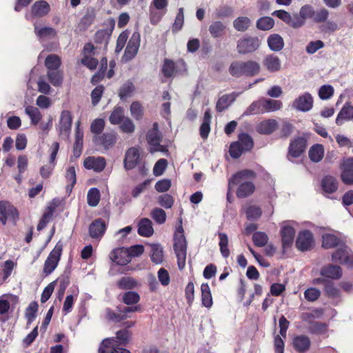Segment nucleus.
<instances>
[{"instance_id":"nucleus-1","label":"nucleus","mask_w":353,"mask_h":353,"mask_svg":"<svg viewBox=\"0 0 353 353\" xmlns=\"http://www.w3.org/2000/svg\"><path fill=\"white\" fill-rule=\"evenodd\" d=\"M256 177L254 171L249 169L242 170L230 178V188L239 185L236 190L238 198H246L254 193L255 185L251 180Z\"/></svg>"},{"instance_id":"nucleus-2","label":"nucleus","mask_w":353,"mask_h":353,"mask_svg":"<svg viewBox=\"0 0 353 353\" xmlns=\"http://www.w3.org/2000/svg\"><path fill=\"white\" fill-rule=\"evenodd\" d=\"M261 66L259 63L254 61H235L229 67L230 74L235 77L241 76H254L260 71Z\"/></svg>"},{"instance_id":"nucleus-3","label":"nucleus","mask_w":353,"mask_h":353,"mask_svg":"<svg viewBox=\"0 0 353 353\" xmlns=\"http://www.w3.org/2000/svg\"><path fill=\"white\" fill-rule=\"evenodd\" d=\"M174 241V249L177 258L178 266L180 270H182L185 265L187 243L181 226L176 230Z\"/></svg>"},{"instance_id":"nucleus-4","label":"nucleus","mask_w":353,"mask_h":353,"mask_svg":"<svg viewBox=\"0 0 353 353\" xmlns=\"http://www.w3.org/2000/svg\"><path fill=\"white\" fill-rule=\"evenodd\" d=\"M295 225L296 223L293 221H285L281 223V236L282 246L284 250L292 246L296 233Z\"/></svg>"},{"instance_id":"nucleus-5","label":"nucleus","mask_w":353,"mask_h":353,"mask_svg":"<svg viewBox=\"0 0 353 353\" xmlns=\"http://www.w3.org/2000/svg\"><path fill=\"white\" fill-rule=\"evenodd\" d=\"M146 139L150 145L149 151L151 153H154L155 152H167L166 148L160 144L161 141V134L159 130V125L157 123H154L152 128L148 132Z\"/></svg>"},{"instance_id":"nucleus-6","label":"nucleus","mask_w":353,"mask_h":353,"mask_svg":"<svg viewBox=\"0 0 353 353\" xmlns=\"http://www.w3.org/2000/svg\"><path fill=\"white\" fill-rule=\"evenodd\" d=\"M261 46L257 37H245L238 40L236 50L240 54H248L256 51Z\"/></svg>"},{"instance_id":"nucleus-7","label":"nucleus","mask_w":353,"mask_h":353,"mask_svg":"<svg viewBox=\"0 0 353 353\" xmlns=\"http://www.w3.org/2000/svg\"><path fill=\"white\" fill-rule=\"evenodd\" d=\"M63 245L59 242L57 243L54 249L50 252L45 261L43 267V272L46 275L51 274L57 268L60 260Z\"/></svg>"},{"instance_id":"nucleus-8","label":"nucleus","mask_w":353,"mask_h":353,"mask_svg":"<svg viewBox=\"0 0 353 353\" xmlns=\"http://www.w3.org/2000/svg\"><path fill=\"white\" fill-rule=\"evenodd\" d=\"M141 44V35L139 32H134L132 34L124 54L122 57V60L128 62L135 57L137 54Z\"/></svg>"},{"instance_id":"nucleus-9","label":"nucleus","mask_w":353,"mask_h":353,"mask_svg":"<svg viewBox=\"0 0 353 353\" xmlns=\"http://www.w3.org/2000/svg\"><path fill=\"white\" fill-rule=\"evenodd\" d=\"M334 262L345 264L348 266L353 265V254L350 253V249L341 244L339 248L332 255Z\"/></svg>"},{"instance_id":"nucleus-10","label":"nucleus","mask_w":353,"mask_h":353,"mask_svg":"<svg viewBox=\"0 0 353 353\" xmlns=\"http://www.w3.org/2000/svg\"><path fill=\"white\" fill-rule=\"evenodd\" d=\"M72 122V114L68 110H63L61 113L58 125L60 135L65 139H68Z\"/></svg>"},{"instance_id":"nucleus-11","label":"nucleus","mask_w":353,"mask_h":353,"mask_svg":"<svg viewBox=\"0 0 353 353\" xmlns=\"http://www.w3.org/2000/svg\"><path fill=\"white\" fill-rule=\"evenodd\" d=\"M292 106L296 110L308 112L313 107V97L309 92H305L294 100Z\"/></svg>"},{"instance_id":"nucleus-12","label":"nucleus","mask_w":353,"mask_h":353,"mask_svg":"<svg viewBox=\"0 0 353 353\" xmlns=\"http://www.w3.org/2000/svg\"><path fill=\"white\" fill-rule=\"evenodd\" d=\"M117 341L112 339H105L102 342L99 348V353H130L129 350L125 348L119 347Z\"/></svg>"},{"instance_id":"nucleus-13","label":"nucleus","mask_w":353,"mask_h":353,"mask_svg":"<svg viewBox=\"0 0 353 353\" xmlns=\"http://www.w3.org/2000/svg\"><path fill=\"white\" fill-rule=\"evenodd\" d=\"M313 243L312 234L308 230H305L299 234L296 246L301 251H307L312 248Z\"/></svg>"},{"instance_id":"nucleus-14","label":"nucleus","mask_w":353,"mask_h":353,"mask_svg":"<svg viewBox=\"0 0 353 353\" xmlns=\"http://www.w3.org/2000/svg\"><path fill=\"white\" fill-rule=\"evenodd\" d=\"M107 225L101 219L94 220L89 226V234L92 239L100 240L105 232Z\"/></svg>"},{"instance_id":"nucleus-15","label":"nucleus","mask_w":353,"mask_h":353,"mask_svg":"<svg viewBox=\"0 0 353 353\" xmlns=\"http://www.w3.org/2000/svg\"><path fill=\"white\" fill-rule=\"evenodd\" d=\"M140 160V154L139 150L136 148H129L125 155L123 164L124 168L129 170L135 168L139 163Z\"/></svg>"},{"instance_id":"nucleus-16","label":"nucleus","mask_w":353,"mask_h":353,"mask_svg":"<svg viewBox=\"0 0 353 353\" xmlns=\"http://www.w3.org/2000/svg\"><path fill=\"white\" fill-rule=\"evenodd\" d=\"M105 158L99 157H89L84 160L83 165L88 170H93L96 172H101L105 167Z\"/></svg>"},{"instance_id":"nucleus-17","label":"nucleus","mask_w":353,"mask_h":353,"mask_svg":"<svg viewBox=\"0 0 353 353\" xmlns=\"http://www.w3.org/2000/svg\"><path fill=\"white\" fill-rule=\"evenodd\" d=\"M263 65L270 72H276L281 70V62L280 59L274 54H268L263 59Z\"/></svg>"},{"instance_id":"nucleus-18","label":"nucleus","mask_w":353,"mask_h":353,"mask_svg":"<svg viewBox=\"0 0 353 353\" xmlns=\"http://www.w3.org/2000/svg\"><path fill=\"white\" fill-rule=\"evenodd\" d=\"M305 148V140L299 137L291 142L289 147V154L294 158L299 157L304 152Z\"/></svg>"},{"instance_id":"nucleus-19","label":"nucleus","mask_w":353,"mask_h":353,"mask_svg":"<svg viewBox=\"0 0 353 353\" xmlns=\"http://www.w3.org/2000/svg\"><path fill=\"white\" fill-rule=\"evenodd\" d=\"M114 26V21L112 20L111 23V26L110 28L102 29L98 30L95 33L94 41L97 43L102 44L104 47H106L110 36L112 33Z\"/></svg>"},{"instance_id":"nucleus-20","label":"nucleus","mask_w":353,"mask_h":353,"mask_svg":"<svg viewBox=\"0 0 353 353\" xmlns=\"http://www.w3.org/2000/svg\"><path fill=\"white\" fill-rule=\"evenodd\" d=\"M341 179L346 184L353 183V158L347 159L343 162Z\"/></svg>"},{"instance_id":"nucleus-21","label":"nucleus","mask_w":353,"mask_h":353,"mask_svg":"<svg viewBox=\"0 0 353 353\" xmlns=\"http://www.w3.org/2000/svg\"><path fill=\"white\" fill-rule=\"evenodd\" d=\"M277 127L278 123L275 119H267L258 124L256 131L261 134H270Z\"/></svg>"},{"instance_id":"nucleus-22","label":"nucleus","mask_w":353,"mask_h":353,"mask_svg":"<svg viewBox=\"0 0 353 353\" xmlns=\"http://www.w3.org/2000/svg\"><path fill=\"white\" fill-rule=\"evenodd\" d=\"M138 233L140 236L149 237L154 234L152 221L147 218L141 219L138 224Z\"/></svg>"},{"instance_id":"nucleus-23","label":"nucleus","mask_w":353,"mask_h":353,"mask_svg":"<svg viewBox=\"0 0 353 353\" xmlns=\"http://www.w3.org/2000/svg\"><path fill=\"white\" fill-rule=\"evenodd\" d=\"M321 274L332 279H339L342 276V270L338 265H328L321 269Z\"/></svg>"},{"instance_id":"nucleus-24","label":"nucleus","mask_w":353,"mask_h":353,"mask_svg":"<svg viewBox=\"0 0 353 353\" xmlns=\"http://www.w3.org/2000/svg\"><path fill=\"white\" fill-rule=\"evenodd\" d=\"M236 96L235 93H232L220 97L216 102V111L221 112L226 110L235 101Z\"/></svg>"},{"instance_id":"nucleus-25","label":"nucleus","mask_w":353,"mask_h":353,"mask_svg":"<svg viewBox=\"0 0 353 353\" xmlns=\"http://www.w3.org/2000/svg\"><path fill=\"white\" fill-rule=\"evenodd\" d=\"M50 11V6L45 1H36L31 8L32 15L41 17L47 14Z\"/></svg>"},{"instance_id":"nucleus-26","label":"nucleus","mask_w":353,"mask_h":353,"mask_svg":"<svg viewBox=\"0 0 353 353\" xmlns=\"http://www.w3.org/2000/svg\"><path fill=\"white\" fill-rule=\"evenodd\" d=\"M208 30L212 37L221 38L225 33L226 26L220 21H215L209 26Z\"/></svg>"},{"instance_id":"nucleus-27","label":"nucleus","mask_w":353,"mask_h":353,"mask_svg":"<svg viewBox=\"0 0 353 353\" xmlns=\"http://www.w3.org/2000/svg\"><path fill=\"white\" fill-rule=\"evenodd\" d=\"M270 49L274 52H279L284 47V41L278 34H270L267 39Z\"/></svg>"},{"instance_id":"nucleus-28","label":"nucleus","mask_w":353,"mask_h":353,"mask_svg":"<svg viewBox=\"0 0 353 353\" xmlns=\"http://www.w3.org/2000/svg\"><path fill=\"white\" fill-rule=\"evenodd\" d=\"M310 346V339L305 335H299L294 337L293 340L294 348L300 352L307 351Z\"/></svg>"},{"instance_id":"nucleus-29","label":"nucleus","mask_w":353,"mask_h":353,"mask_svg":"<svg viewBox=\"0 0 353 353\" xmlns=\"http://www.w3.org/2000/svg\"><path fill=\"white\" fill-rule=\"evenodd\" d=\"M79 125L80 122L78 121L76 126L75 142L73 148L74 155L76 157L81 155L83 148V132L80 130Z\"/></svg>"},{"instance_id":"nucleus-30","label":"nucleus","mask_w":353,"mask_h":353,"mask_svg":"<svg viewBox=\"0 0 353 353\" xmlns=\"http://www.w3.org/2000/svg\"><path fill=\"white\" fill-rule=\"evenodd\" d=\"M109 256L112 262L118 265H125L130 262V259H127L125 251L123 249L112 250Z\"/></svg>"},{"instance_id":"nucleus-31","label":"nucleus","mask_w":353,"mask_h":353,"mask_svg":"<svg viewBox=\"0 0 353 353\" xmlns=\"http://www.w3.org/2000/svg\"><path fill=\"white\" fill-rule=\"evenodd\" d=\"M321 186L325 192L330 194L337 190L338 182L334 177L332 176H325L322 179Z\"/></svg>"},{"instance_id":"nucleus-32","label":"nucleus","mask_w":353,"mask_h":353,"mask_svg":"<svg viewBox=\"0 0 353 353\" xmlns=\"http://www.w3.org/2000/svg\"><path fill=\"white\" fill-rule=\"evenodd\" d=\"M353 119V106L345 105L341 110L336 119V123L341 125L343 123L344 120Z\"/></svg>"},{"instance_id":"nucleus-33","label":"nucleus","mask_w":353,"mask_h":353,"mask_svg":"<svg viewBox=\"0 0 353 353\" xmlns=\"http://www.w3.org/2000/svg\"><path fill=\"white\" fill-rule=\"evenodd\" d=\"M34 32L40 39H52L57 35V32L54 28L51 27L39 28L37 24H34Z\"/></svg>"},{"instance_id":"nucleus-34","label":"nucleus","mask_w":353,"mask_h":353,"mask_svg":"<svg viewBox=\"0 0 353 353\" xmlns=\"http://www.w3.org/2000/svg\"><path fill=\"white\" fill-rule=\"evenodd\" d=\"M95 19V12L94 9H88L85 15L81 18L79 23V28L81 30L87 29Z\"/></svg>"},{"instance_id":"nucleus-35","label":"nucleus","mask_w":353,"mask_h":353,"mask_svg":"<svg viewBox=\"0 0 353 353\" xmlns=\"http://www.w3.org/2000/svg\"><path fill=\"white\" fill-rule=\"evenodd\" d=\"M322 246L326 249H330L336 246H340L343 244L341 241L335 235L331 234H325L322 236Z\"/></svg>"},{"instance_id":"nucleus-36","label":"nucleus","mask_w":353,"mask_h":353,"mask_svg":"<svg viewBox=\"0 0 353 353\" xmlns=\"http://www.w3.org/2000/svg\"><path fill=\"white\" fill-rule=\"evenodd\" d=\"M151 260L156 264H160L163 261V250L160 244H151Z\"/></svg>"},{"instance_id":"nucleus-37","label":"nucleus","mask_w":353,"mask_h":353,"mask_svg":"<svg viewBox=\"0 0 353 353\" xmlns=\"http://www.w3.org/2000/svg\"><path fill=\"white\" fill-rule=\"evenodd\" d=\"M264 112H274L282 107V102L270 99L261 98Z\"/></svg>"},{"instance_id":"nucleus-38","label":"nucleus","mask_w":353,"mask_h":353,"mask_svg":"<svg viewBox=\"0 0 353 353\" xmlns=\"http://www.w3.org/2000/svg\"><path fill=\"white\" fill-rule=\"evenodd\" d=\"M99 140L103 148L108 150L116 143L117 135L113 132L105 133L99 137Z\"/></svg>"},{"instance_id":"nucleus-39","label":"nucleus","mask_w":353,"mask_h":353,"mask_svg":"<svg viewBox=\"0 0 353 353\" xmlns=\"http://www.w3.org/2000/svg\"><path fill=\"white\" fill-rule=\"evenodd\" d=\"M324 149L322 145L316 144L311 147L309 151L310 159L313 162H319L323 157Z\"/></svg>"},{"instance_id":"nucleus-40","label":"nucleus","mask_w":353,"mask_h":353,"mask_svg":"<svg viewBox=\"0 0 353 353\" xmlns=\"http://www.w3.org/2000/svg\"><path fill=\"white\" fill-rule=\"evenodd\" d=\"M25 112L29 116L32 125H37L42 118V114L39 109L34 106L28 105L26 107Z\"/></svg>"},{"instance_id":"nucleus-41","label":"nucleus","mask_w":353,"mask_h":353,"mask_svg":"<svg viewBox=\"0 0 353 353\" xmlns=\"http://www.w3.org/2000/svg\"><path fill=\"white\" fill-rule=\"evenodd\" d=\"M263 112L262 99H260L252 102L244 112L243 115L259 114Z\"/></svg>"},{"instance_id":"nucleus-42","label":"nucleus","mask_w":353,"mask_h":353,"mask_svg":"<svg viewBox=\"0 0 353 353\" xmlns=\"http://www.w3.org/2000/svg\"><path fill=\"white\" fill-rule=\"evenodd\" d=\"M202 303L206 307H210L212 305V299L210 287L207 283H203L201 287Z\"/></svg>"},{"instance_id":"nucleus-43","label":"nucleus","mask_w":353,"mask_h":353,"mask_svg":"<svg viewBox=\"0 0 353 353\" xmlns=\"http://www.w3.org/2000/svg\"><path fill=\"white\" fill-rule=\"evenodd\" d=\"M250 19L247 17H239L233 21L234 28L239 32H245L250 27Z\"/></svg>"},{"instance_id":"nucleus-44","label":"nucleus","mask_w":353,"mask_h":353,"mask_svg":"<svg viewBox=\"0 0 353 353\" xmlns=\"http://www.w3.org/2000/svg\"><path fill=\"white\" fill-rule=\"evenodd\" d=\"M274 25V21L270 17H263L256 21V28L259 30L266 31L272 29Z\"/></svg>"},{"instance_id":"nucleus-45","label":"nucleus","mask_w":353,"mask_h":353,"mask_svg":"<svg viewBox=\"0 0 353 353\" xmlns=\"http://www.w3.org/2000/svg\"><path fill=\"white\" fill-rule=\"evenodd\" d=\"M125 118L123 109L121 107H115L110 116L109 121L112 124L117 125Z\"/></svg>"},{"instance_id":"nucleus-46","label":"nucleus","mask_w":353,"mask_h":353,"mask_svg":"<svg viewBox=\"0 0 353 353\" xmlns=\"http://www.w3.org/2000/svg\"><path fill=\"white\" fill-rule=\"evenodd\" d=\"M132 117L136 120H140L143 115V107L139 101H133L130 107Z\"/></svg>"},{"instance_id":"nucleus-47","label":"nucleus","mask_w":353,"mask_h":353,"mask_svg":"<svg viewBox=\"0 0 353 353\" xmlns=\"http://www.w3.org/2000/svg\"><path fill=\"white\" fill-rule=\"evenodd\" d=\"M88 204L91 207H95L99 204L100 200L99 190L96 188L89 190L87 195Z\"/></svg>"},{"instance_id":"nucleus-48","label":"nucleus","mask_w":353,"mask_h":353,"mask_svg":"<svg viewBox=\"0 0 353 353\" xmlns=\"http://www.w3.org/2000/svg\"><path fill=\"white\" fill-rule=\"evenodd\" d=\"M45 65L48 71L57 70L61 65V60L57 55L50 54L46 57Z\"/></svg>"},{"instance_id":"nucleus-49","label":"nucleus","mask_w":353,"mask_h":353,"mask_svg":"<svg viewBox=\"0 0 353 353\" xmlns=\"http://www.w3.org/2000/svg\"><path fill=\"white\" fill-rule=\"evenodd\" d=\"M134 84L130 81H127L121 87L119 96L121 99L130 97L134 92Z\"/></svg>"},{"instance_id":"nucleus-50","label":"nucleus","mask_w":353,"mask_h":353,"mask_svg":"<svg viewBox=\"0 0 353 353\" xmlns=\"http://www.w3.org/2000/svg\"><path fill=\"white\" fill-rule=\"evenodd\" d=\"M48 77L50 82L54 86H59L63 82V74L59 70H52L48 72Z\"/></svg>"},{"instance_id":"nucleus-51","label":"nucleus","mask_w":353,"mask_h":353,"mask_svg":"<svg viewBox=\"0 0 353 353\" xmlns=\"http://www.w3.org/2000/svg\"><path fill=\"white\" fill-rule=\"evenodd\" d=\"M238 143L245 151H250L253 148L254 145L251 137L244 133L239 135Z\"/></svg>"},{"instance_id":"nucleus-52","label":"nucleus","mask_w":353,"mask_h":353,"mask_svg":"<svg viewBox=\"0 0 353 353\" xmlns=\"http://www.w3.org/2000/svg\"><path fill=\"white\" fill-rule=\"evenodd\" d=\"M123 302L126 305H133L137 303L140 300L139 294L134 291L125 292L122 296Z\"/></svg>"},{"instance_id":"nucleus-53","label":"nucleus","mask_w":353,"mask_h":353,"mask_svg":"<svg viewBox=\"0 0 353 353\" xmlns=\"http://www.w3.org/2000/svg\"><path fill=\"white\" fill-rule=\"evenodd\" d=\"M127 259L131 260L132 257H137L141 255L144 252V247L142 245H132L125 249Z\"/></svg>"},{"instance_id":"nucleus-54","label":"nucleus","mask_w":353,"mask_h":353,"mask_svg":"<svg viewBox=\"0 0 353 353\" xmlns=\"http://www.w3.org/2000/svg\"><path fill=\"white\" fill-rule=\"evenodd\" d=\"M137 285V282L131 277H122L118 281L119 288L123 290L133 289L135 288Z\"/></svg>"},{"instance_id":"nucleus-55","label":"nucleus","mask_w":353,"mask_h":353,"mask_svg":"<svg viewBox=\"0 0 353 353\" xmlns=\"http://www.w3.org/2000/svg\"><path fill=\"white\" fill-rule=\"evenodd\" d=\"M38 304L35 301L31 302L26 308V317L28 320V324L30 325L36 318V313L38 310Z\"/></svg>"},{"instance_id":"nucleus-56","label":"nucleus","mask_w":353,"mask_h":353,"mask_svg":"<svg viewBox=\"0 0 353 353\" xmlns=\"http://www.w3.org/2000/svg\"><path fill=\"white\" fill-rule=\"evenodd\" d=\"M329 14V11L327 9L323 8L314 11L312 20L314 22L317 23H323L328 19Z\"/></svg>"},{"instance_id":"nucleus-57","label":"nucleus","mask_w":353,"mask_h":353,"mask_svg":"<svg viewBox=\"0 0 353 353\" xmlns=\"http://www.w3.org/2000/svg\"><path fill=\"white\" fill-rule=\"evenodd\" d=\"M14 268V263L8 260L4 263V267L2 270H0V274H2V277L0 279V285L10 276Z\"/></svg>"},{"instance_id":"nucleus-58","label":"nucleus","mask_w":353,"mask_h":353,"mask_svg":"<svg viewBox=\"0 0 353 353\" xmlns=\"http://www.w3.org/2000/svg\"><path fill=\"white\" fill-rule=\"evenodd\" d=\"M105 316L108 320L115 323L120 322L129 317L125 314H121V312L119 314H117L110 308H107L105 310Z\"/></svg>"},{"instance_id":"nucleus-59","label":"nucleus","mask_w":353,"mask_h":353,"mask_svg":"<svg viewBox=\"0 0 353 353\" xmlns=\"http://www.w3.org/2000/svg\"><path fill=\"white\" fill-rule=\"evenodd\" d=\"M175 72V64L170 59H165L162 67V72L165 77H172Z\"/></svg>"},{"instance_id":"nucleus-60","label":"nucleus","mask_w":353,"mask_h":353,"mask_svg":"<svg viewBox=\"0 0 353 353\" xmlns=\"http://www.w3.org/2000/svg\"><path fill=\"white\" fill-rule=\"evenodd\" d=\"M252 240L256 246L263 247L268 243V237L264 232H256L253 234Z\"/></svg>"},{"instance_id":"nucleus-61","label":"nucleus","mask_w":353,"mask_h":353,"mask_svg":"<svg viewBox=\"0 0 353 353\" xmlns=\"http://www.w3.org/2000/svg\"><path fill=\"white\" fill-rule=\"evenodd\" d=\"M120 123V129L123 132L132 134L134 132L135 125L130 118L125 117Z\"/></svg>"},{"instance_id":"nucleus-62","label":"nucleus","mask_w":353,"mask_h":353,"mask_svg":"<svg viewBox=\"0 0 353 353\" xmlns=\"http://www.w3.org/2000/svg\"><path fill=\"white\" fill-rule=\"evenodd\" d=\"M310 331L316 334H324L327 331V325L322 322H312L309 326Z\"/></svg>"},{"instance_id":"nucleus-63","label":"nucleus","mask_w":353,"mask_h":353,"mask_svg":"<svg viewBox=\"0 0 353 353\" xmlns=\"http://www.w3.org/2000/svg\"><path fill=\"white\" fill-rule=\"evenodd\" d=\"M105 121L102 119H94L90 125V130L93 134H99L103 130Z\"/></svg>"},{"instance_id":"nucleus-64","label":"nucleus","mask_w":353,"mask_h":353,"mask_svg":"<svg viewBox=\"0 0 353 353\" xmlns=\"http://www.w3.org/2000/svg\"><path fill=\"white\" fill-rule=\"evenodd\" d=\"M334 94V88L330 85L321 86L319 90V96L323 100L330 99Z\"/></svg>"}]
</instances>
